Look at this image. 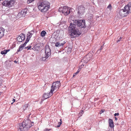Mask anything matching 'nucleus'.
<instances>
[{"mask_svg":"<svg viewBox=\"0 0 131 131\" xmlns=\"http://www.w3.org/2000/svg\"><path fill=\"white\" fill-rule=\"evenodd\" d=\"M85 7L82 5L78 6L76 8V10L77 12V14L78 16L83 15L85 12Z\"/></svg>","mask_w":131,"mask_h":131,"instance_id":"nucleus-8","label":"nucleus"},{"mask_svg":"<svg viewBox=\"0 0 131 131\" xmlns=\"http://www.w3.org/2000/svg\"><path fill=\"white\" fill-rule=\"evenodd\" d=\"M2 84V79L0 78V86Z\"/></svg>","mask_w":131,"mask_h":131,"instance_id":"nucleus-32","label":"nucleus"},{"mask_svg":"<svg viewBox=\"0 0 131 131\" xmlns=\"http://www.w3.org/2000/svg\"><path fill=\"white\" fill-rule=\"evenodd\" d=\"M111 7H112V6H111V4H110L108 5V6L107 8H110V9H111Z\"/></svg>","mask_w":131,"mask_h":131,"instance_id":"nucleus-30","label":"nucleus"},{"mask_svg":"<svg viewBox=\"0 0 131 131\" xmlns=\"http://www.w3.org/2000/svg\"><path fill=\"white\" fill-rule=\"evenodd\" d=\"M14 102H13L12 103H11V104L12 105Z\"/></svg>","mask_w":131,"mask_h":131,"instance_id":"nucleus-47","label":"nucleus"},{"mask_svg":"<svg viewBox=\"0 0 131 131\" xmlns=\"http://www.w3.org/2000/svg\"><path fill=\"white\" fill-rule=\"evenodd\" d=\"M83 110H81L78 114V116H79V117L81 116L83 114Z\"/></svg>","mask_w":131,"mask_h":131,"instance_id":"nucleus-22","label":"nucleus"},{"mask_svg":"<svg viewBox=\"0 0 131 131\" xmlns=\"http://www.w3.org/2000/svg\"><path fill=\"white\" fill-rule=\"evenodd\" d=\"M25 39V35L21 33L19 35V36L17 38V40L19 42H21Z\"/></svg>","mask_w":131,"mask_h":131,"instance_id":"nucleus-12","label":"nucleus"},{"mask_svg":"<svg viewBox=\"0 0 131 131\" xmlns=\"http://www.w3.org/2000/svg\"><path fill=\"white\" fill-rule=\"evenodd\" d=\"M1 1V0H0V2Z\"/></svg>","mask_w":131,"mask_h":131,"instance_id":"nucleus-51","label":"nucleus"},{"mask_svg":"<svg viewBox=\"0 0 131 131\" xmlns=\"http://www.w3.org/2000/svg\"><path fill=\"white\" fill-rule=\"evenodd\" d=\"M78 73L76 72L75 73H74L73 75V77H74L77 75Z\"/></svg>","mask_w":131,"mask_h":131,"instance_id":"nucleus-33","label":"nucleus"},{"mask_svg":"<svg viewBox=\"0 0 131 131\" xmlns=\"http://www.w3.org/2000/svg\"><path fill=\"white\" fill-rule=\"evenodd\" d=\"M108 131H110V130H108Z\"/></svg>","mask_w":131,"mask_h":131,"instance_id":"nucleus-50","label":"nucleus"},{"mask_svg":"<svg viewBox=\"0 0 131 131\" xmlns=\"http://www.w3.org/2000/svg\"><path fill=\"white\" fill-rule=\"evenodd\" d=\"M85 21L84 20H75L73 23H71L68 27L69 35L71 38L78 37L81 34L78 27L85 28L86 27Z\"/></svg>","mask_w":131,"mask_h":131,"instance_id":"nucleus-1","label":"nucleus"},{"mask_svg":"<svg viewBox=\"0 0 131 131\" xmlns=\"http://www.w3.org/2000/svg\"><path fill=\"white\" fill-rule=\"evenodd\" d=\"M30 38L27 36L25 42L23 44L21 45L19 47L18 49L17 50V53L19 52L22 50L23 49V48L26 46V44L29 41Z\"/></svg>","mask_w":131,"mask_h":131,"instance_id":"nucleus-10","label":"nucleus"},{"mask_svg":"<svg viewBox=\"0 0 131 131\" xmlns=\"http://www.w3.org/2000/svg\"><path fill=\"white\" fill-rule=\"evenodd\" d=\"M31 46H27L26 47H25V49H27V50L30 49L31 48Z\"/></svg>","mask_w":131,"mask_h":131,"instance_id":"nucleus-26","label":"nucleus"},{"mask_svg":"<svg viewBox=\"0 0 131 131\" xmlns=\"http://www.w3.org/2000/svg\"><path fill=\"white\" fill-rule=\"evenodd\" d=\"M34 122H31L30 123V126H31V127L32 126H33L34 125Z\"/></svg>","mask_w":131,"mask_h":131,"instance_id":"nucleus-36","label":"nucleus"},{"mask_svg":"<svg viewBox=\"0 0 131 131\" xmlns=\"http://www.w3.org/2000/svg\"><path fill=\"white\" fill-rule=\"evenodd\" d=\"M34 1V0H28L27 3L28 4H29Z\"/></svg>","mask_w":131,"mask_h":131,"instance_id":"nucleus-28","label":"nucleus"},{"mask_svg":"<svg viewBox=\"0 0 131 131\" xmlns=\"http://www.w3.org/2000/svg\"><path fill=\"white\" fill-rule=\"evenodd\" d=\"M9 51V50H4V51L6 52V51L7 52H8Z\"/></svg>","mask_w":131,"mask_h":131,"instance_id":"nucleus-38","label":"nucleus"},{"mask_svg":"<svg viewBox=\"0 0 131 131\" xmlns=\"http://www.w3.org/2000/svg\"><path fill=\"white\" fill-rule=\"evenodd\" d=\"M1 0V1H3V0Z\"/></svg>","mask_w":131,"mask_h":131,"instance_id":"nucleus-52","label":"nucleus"},{"mask_svg":"<svg viewBox=\"0 0 131 131\" xmlns=\"http://www.w3.org/2000/svg\"><path fill=\"white\" fill-rule=\"evenodd\" d=\"M109 126L111 128H114V123L113 120L111 119H109Z\"/></svg>","mask_w":131,"mask_h":131,"instance_id":"nucleus-17","label":"nucleus"},{"mask_svg":"<svg viewBox=\"0 0 131 131\" xmlns=\"http://www.w3.org/2000/svg\"><path fill=\"white\" fill-rule=\"evenodd\" d=\"M90 120V119H87L86 120V121L85 122V123H86L87 122H88V120Z\"/></svg>","mask_w":131,"mask_h":131,"instance_id":"nucleus-40","label":"nucleus"},{"mask_svg":"<svg viewBox=\"0 0 131 131\" xmlns=\"http://www.w3.org/2000/svg\"><path fill=\"white\" fill-rule=\"evenodd\" d=\"M34 33V31H30L29 32H28V33L30 34H31V33H33V34Z\"/></svg>","mask_w":131,"mask_h":131,"instance_id":"nucleus-35","label":"nucleus"},{"mask_svg":"<svg viewBox=\"0 0 131 131\" xmlns=\"http://www.w3.org/2000/svg\"><path fill=\"white\" fill-rule=\"evenodd\" d=\"M84 65V64H82L81 66H82L83 67Z\"/></svg>","mask_w":131,"mask_h":131,"instance_id":"nucleus-43","label":"nucleus"},{"mask_svg":"<svg viewBox=\"0 0 131 131\" xmlns=\"http://www.w3.org/2000/svg\"><path fill=\"white\" fill-rule=\"evenodd\" d=\"M49 57V56H47L46 55H45V57H42V60L44 61L46 60Z\"/></svg>","mask_w":131,"mask_h":131,"instance_id":"nucleus-21","label":"nucleus"},{"mask_svg":"<svg viewBox=\"0 0 131 131\" xmlns=\"http://www.w3.org/2000/svg\"><path fill=\"white\" fill-rule=\"evenodd\" d=\"M45 53L47 56H50L51 54V51L49 46H46L45 47Z\"/></svg>","mask_w":131,"mask_h":131,"instance_id":"nucleus-13","label":"nucleus"},{"mask_svg":"<svg viewBox=\"0 0 131 131\" xmlns=\"http://www.w3.org/2000/svg\"><path fill=\"white\" fill-rule=\"evenodd\" d=\"M103 46H102L100 49L99 50H98L97 51V52H98L99 51H99V52H100L101 51V50H102L103 49Z\"/></svg>","mask_w":131,"mask_h":131,"instance_id":"nucleus-25","label":"nucleus"},{"mask_svg":"<svg viewBox=\"0 0 131 131\" xmlns=\"http://www.w3.org/2000/svg\"><path fill=\"white\" fill-rule=\"evenodd\" d=\"M14 0L5 1L2 3L3 5L8 7H10L14 6L15 3Z\"/></svg>","mask_w":131,"mask_h":131,"instance_id":"nucleus-7","label":"nucleus"},{"mask_svg":"<svg viewBox=\"0 0 131 131\" xmlns=\"http://www.w3.org/2000/svg\"><path fill=\"white\" fill-rule=\"evenodd\" d=\"M66 43V42H65V41H63V43H61V44H62V46H63L64 45V44L65 43Z\"/></svg>","mask_w":131,"mask_h":131,"instance_id":"nucleus-37","label":"nucleus"},{"mask_svg":"<svg viewBox=\"0 0 131 131\" xmlns=\"http://www.w3.org/2000/svg\"><path fill=\"white\" fill-rule=\"evenodd\" d=\"M31 121L28 119L24 120L22 123L19 124L17 131H27L31 127Z\"/></svg>","mask_w":131,"mask_h":131,"instance_id":"nucleus-3","label":"nucleus"},{"mask_svg":"<svg viewBox=\"0 0 131 131\" xmlns=\"http://www.w3.org/2000/svg\"><path fill=\"white\" fill-rule=\"evenodd\" d=\"M119 114L118 113H115L114 114V116H118L119 115Z\"/></svg>","mask_w":131,"mask_h":131,"instance_id":"nucleus-34","label":"nucleus"},{"mask_svg":"<svg viewBox=\"0 0 131 131\" xmlns=\"http://www.w3.org/2000/svg\"><path fill=\"white\" fill-rule=\"evenodd\" d=\"M87 32V30H86L85 31V32Z\"/></svg>","mask_w":131,"mask_h":131,"instance_id":"nucleus-48","label":"nucleus"},{"mask_svg":"<svg viewBox=\"0 0 131 131\" xmlns=\"http://www.w3.org/2000/svg\"><path fill=\"white\" fill-rule=\"evenodd\" d=\"M115 120L117 121V119H117V117H115Z\"/></svg>","mask_w":131,"mask_h":131,"instance_id":"nucleus-42","label":"nucleus"},{"mask_svg":"<svg viewBox=\"0 0 131 131\" xmlns=\"http://www.w3.org/2000/svg\"><path fill=\"white\" fill-rule=\"evenodd\" d=\"M40 45L39 43H38L32 49L34 51H39L40 50Z\"/></svg>","mask_w":131,"mask_h":131,"instance_id":"nucleus-15","label":"nucleus"},{"mask_svg":"<svg viewBox=\"0 0 131 131\" xmlns=\"http://www.w3.org/2000/svg\"><path fill=\"white\" fill-rule=\"evenodd\" d=\"M33 34V33H31V34L28 33V34H27V36L28 37H29L30 38L31 37Z\"/></svg>","mask_w":131,"mask_h":131,"instance_id":"nucleus-23","label":"nucleus"},{"mask_svg":"<svg viewBox=\"0 0 131 131\" xmlns=\"http://www.w3.org/2000/svg\"><path fill=\"white\" fill-rule=\"evenodd\" d=\"M4 31V28L2 27H0V39L3 36Z\"/></svg>","mask_w":131,"mask_h":131,"instance_id":"nucleus-16","label":"nucleus"},{"mask_svg":"<svg viewBox=\"0 0 131 131\" xmlns=\"http://www.w3.org/2000/svg\"><path fill=\"white\" fill-rule=\"evenodd\" d=\"M79 67H81V69L82 68H83V67L82 66H80Z\"/></svg>","mask_w":131,"mask_h":131,"instance_id":"nucleus-46","label":"nucleus"},{"mask_svg":"<svg viewBox=\"0 0 131 131\" xmlns=\"http://www.w3.org/2000/svg\"><path fill=\"white\" fill-rule=\"evenodd\" d=\"M7 53V52L6 51V52L4 51H2L1 52V54H6Z\"/></svg>","mask_w":131,"mask_h":131,"instance_id":"nucleus-24","label":"nucleus"},{"mask_svg":"<svg viewBox=\"0 0 131 131\" xmlns=\"http://www.w3.org/2000/svg\"><path fill=\"white\" fill-rule=\"evenodd\" d=\"M105 110L104 109H102L100 112V114H101L102 113L104 112L105 111Z\"/></svg>","mask_w":131,"mask_h":131,"instance_id":"nucleus-31","label":"nucleus"},{"mask_svg":"<svg viewBox=\"0 0 131 131\" xmlns=\"http://www.w3.org/2000/svg\"><path fill=\"white\" fill-rule=\"evenodd\" d=\"M80 72V71H78V70L77 71V72H76L78 74V73H79V72Z\"/></svg>","mask_w":131,"mask_h":131,"instance_id":"nucleus-45","label":"nucleus"},{"mask_svg":"<svg viewBox=\"0 0 131 131\" xmlns=\"http://www.w3.org/2000/svg\"><path fill=\"white\" fill-rule=\"evenodd\" d=\"M58 11L59 12H62L66 16L69 14L70 13L69 8L64 6L60 7Z\"/></svg>","mask_w":131,"mask_h":131,"instance_id":"nucleus-6","label":"nucleus"},{"mask_svg":"<svg viewBox=\"0 0 131 131\" xmlns=\"http://www.w3.org/2000/svg\"><path fill=\"white\" fill-rule=\"evenodd\" d=\"M15 100L14 99H13V101H13V102H15Z\"/></svg>","mask_w":131,"mask_h":131,"instance_id":"nucleus-41","label":"nucleus"},{"mask_svg":"<svg viewBox=\"0 0 131 131\" xmlns=\"http://www.w3.org/2000/svg\"><path fill=\"white\" fill-rule=\"evenodd\" d=\"M14 62L15 63H17V61H16L15 60L14 61Z\"/></svg>","mask_w":131,"mask_h":131,"instance_id":"nucleus-44","label":"nucleus"},{"mask_svg":"<svg viewBox=\"0 0 131 131\" xmlns=\"http://www.w3.org/2000/svg\"><path fill=\"white\" fill-rule=\"evenodd\" d=\"M28 9L26 8L23 9L18 14V16L20 17H24L26 14Z\"/></svg>","mask_w":131,"mask_h":131,"instance_id":"nucleus-11","label":"nucleus"},{"mask_svg":"<svg viewBox=\"0 0 131 131\" xmlns=\"http://www.w3.org/2000/svg\"><path fill=\"white\" fill-rule=\"evenodd\" d=\"M52 95V93L50 92L49 93H45L43 96V97L45 99H46L50 97Z\"/></svg>","mask_w":131,"mask_h":131,"instance_id":"nucleus-14","label":"nucleus"},{"mask_svg":"<svg viewBox=\"0 0 131 131\" xmlns=\"http://www.w3.org/2000/svg\"><path fill=\"white\" fill-rule=\"evenodd\" d=\"M92 57V55L91 53H89L81 60V62L86 63L91 59Z\"/></svg>","mask_w":131,"mask_h":131,"instance_id":"nucleus-9","label":"nucleus"},{"mask_svg":"<svg viewBox=\"0 0 131 131\" xmlns=\"http://www.w3.org/2000/svg\"><path fill=\"white\" fill-rule=\"evenodd\" d=\"M60 86L61 83L60 81H57L56 82H54L51 85L50 92L53 93L54 91H57L58 90Z\"/></svg>","mask_w":131,"mask_h":131,"instance_id":"nucleus-5","label":"nucleus"},{"mask_svg":"<svg viewBox=\"0 0 131 131\" xmlns=\"http://www.w3.org/2000/svg\"><path fill=\"white\" fill-rule=\"evenodd\" d=\"M38 5L39 10L43 13L47 12L50 7V3L46 1H40Z\"/></svg>","mask_w":131,"mask_h":131,"instance_id":"nucleus-2","label":"nucleus"},{"mask_svg":"<svg viewBox=\"0 0 131 131\" xmlns=\"http://www.w3.org/2000/svg\"><path fill=\"white\" fill-rule=\"evenodd\" d=\"M60 122H58L57 125L56 126V127H60V126L61 125V124L62 123V121L61 119H60Z\"/></svg>","mask_w":131,"mask_h":131,"instance_id":"nucleus-19","label":"nucleus"},{"mask_svg":"<svg viewBox=\"0 0 131 131\" xmlns=\"http://www.w3.org/2000/svg\"><path fill=\"white\" fill-rule=\"evenodd\" d=\"M46 32L44 30L42 31L40 33V35L42 37H44L45 36Z\"/></svg>","mask_w":131,"mask_h":131,"instance_id":"nucleus-20","label":"nucleus"},{"mask_svg":"<svg viewBox=\"0 0 131 131\" xmlns=\"http://www.w3.org/2000/svg\"><path fill=\"white\" fill-rule=\"evenodd\" d=\"M51 130V129H48V128H46L44 130V131H49Z\"/></svg>","mask_w":131,"mask_h":131,"instance_id":"nucleus-29","label":"nucleus"},{"mask_svg":"<svg viewBox=\"0 0 131 131\" xmlns=\"http://www.w3.org/2000/svg\"><path fill=\"white\" fill-rule=\"evenodd\" d=\"M119 101H120V100H121V99H119Z\"/></svg>","mask_w":131,"mask_h":131,"instance_id":"nucleus-49","label":"nucleus"},{"mask_svg":"<svg viewBox=\"0 0 131 131\" xmlns=\"http://www.w3.org/2000/svg\"><path fill=\"white\" fill-rule=\"evenodd\" d=\"M81 68L80 67H79V68L78 69V70L79 71H80L81 70Z\"/></svg>","mask_w":131,"mask_h":131,"instance_id":"nucleus-39","label":"nucleus"},{"mask_svg":"<svg viewBox=\"0 0 131 131\" xmlns=\"http://www.w3.org/2000/svg\"><path fill=\"white\" fill-rule=\"evenodd\" d=\"M131 12V2L128 3L126 5L124 9H120L119 11V14L121 16L124 17L126 16Z\"/></svg>","mask_w":131,"mask_h":131,"instance_id":"nucleus-4","label":"nucleus"},{"mask_svg":"<svg viewBox=\"0 0 131 131\" xmlns=\"http://www.w3.org/2000/svg\"><path fill=\"white\" fill-rule=\"evenodd\" d=\"M122 37H120L116 41L117 42H119L121 40H122Z\"/></svg>","mask_w":131,"mask_h":131,"instance_id":"nucleus-27","label":"nucleus"},{"mask_svg":"<svg viewBox=\"0 0 131 131\" xmlns=\"http://www.w3.org/2000/svg\"><path fill=\"white\" fill-rule=\"evenodd\" d=\"M55 46L58 47H62L61 43H60L59 42H56L55 43Z\"/></svg>","mask_w":131,"mask_h":131,"instance_id":"nucleus-18","label":"nucleus"}]
</instances>
